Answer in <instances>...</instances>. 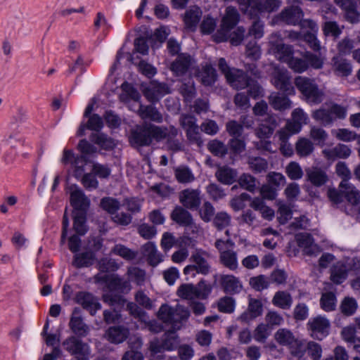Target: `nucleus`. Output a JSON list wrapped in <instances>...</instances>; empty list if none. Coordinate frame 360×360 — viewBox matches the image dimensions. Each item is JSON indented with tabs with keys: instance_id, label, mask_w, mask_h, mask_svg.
I'll return each mask as SVG.
<instances>
[{
	"instance_id": "1",
	"label": "nucleus",
	"mask_w": 360,
	"mask_h": 360,
	"mask_svg": "<svg viewBox=\"0 0 360 360\" xmlns=\"http://www.w3.org/2000/svg\"><path fill=\"white\" fill-rule=\"evenodd\" d=\"M179 130L174 126L169 127L145 123L131 131V142L137 146H148L153 140L160 142L166 140L167 147L173 151L183 150L182 143L176 137Z\"/></svg>"
},
{
	"instance_id": "2",
	"label": "nucleus",
	"mask_w": 360,
	"mask_h": 360,
	"mask_svg": "<svg viewBox=\"0 0 360 360\" xmlns=\"http://www.w3.org/2000/svg\"><path fill=\"white\" fill-rule=\"evenodd\" d=\"M60 162L64 165H70L74 176L81 179L83 186L88 190L96 189L98 182L94 174L86 173L85 166L87 160L83 155H75L73 150L65 148L63 151Z\"/></svg>"
},
{
	"instance_id": "3",
	"label": "nucleus",
	"mask_w": 360,
	"mask_h": 360,
	"mask_svg": "<svg viewBox=\"0 0 360 360\" xmlns=\"http://www.w3.org/2000/svg\"><path fill=\"white\" fill-rule=\"evenodd\" d=\"M158 316L164 323L170 324L174 330H179L182 322L190 316V311L179 304L174 307L165 304L160 307Z\"/></svg>"
},
{
	"instance_id": "4",
	"label": "nucleus",
	"mask_w": 360,
	"mask_h": 360,
	"mask_svg": "<svg viewBox=\"0 0 360 360\" xmlns=\"http://www.w3.org/2000/svg\"><path fill=\"white\" fill-rule=\"evenodd\" d=\"M240 11L250 18L257 16L259 13L276 11L281 6L280 0H237Z\"/></svg>"
},
{
	"instance_id": "5",
	"label": "nucleus",
	"mask_w": 360,
	"mask_h": 360,
	"mask_svg": "<svg viewBox=\"0 0 360 360\" xmlns=\"http://www.w3.org/2000/svg\"><path fill=\"white\" fill-rule=\"evenodd\" d=\"M214 246L219 252L220 263L231 271L237 269L238 262L234 242L230 239H217Z\"/></svg>"
},
{
	"instance_id": "6",
	"label": "nucleus",
	"mask_w": 360,
	"mask_h": 360,
	"mask_svg": "<svg viewBox=\"0 0 360 360\" xmlns=\"http://www.w3.org/2000/svg\"><path fill=\"white\" fill-rule=\"evenodd\" d=\"M295 84L301 91L307 103H320L323 101V93L312 79L298 76L295 79Z\"/></svg>"
},
{
	"instance_id": "7",
	"label": "nucleus",
	"mask_w": 360,
	"mask_h": 360,
	"mask_svg": "<svg viewBox=\"0 0 360 360\" xmlns=\"http://www.w3.org/2000/svg\"><path fill=\"white\" fill-rule=\"evenodd\" d=\"M209 258L210 255L207 252L196 250L190 257L192 264L187 265L184 269V274L191 277H195L196 274H208L211 269Z\"/></svg>"
},
{
	"instance_id": "8",
	"label": "nucleus",
	"mask_w": 360,
	"mask_h": 360,
	"mask_svg": "<svg viewBox=\"0 0 360 360\" xmlns=\"http://www.w3.org/2000/svg\"><path fill=\"white\" fill-rule=\"evenodd\" d=\"M269 51L282 63H288L294 53L291 45L285 44L279 32L272 33L269 38Z\"/></svg>"
},
{
	"instance_id": "9",
	"label": "nucleus",
	"mask_w": 360,
	"mask_h": 360,
	"mask_svg": "<svg viewBox=\"0 0 360 360\" xmlns=\"http://www.w3.org/2000/svg\"><path fill=\"white\" fill-rule=\"evenodd\" d=\"M238 20L239 14L236 8L232 6L227 7L222 18L221 27L214 35V41L218 43L226 41L229 31L238 23Z\"/></svg>"
},
{
	"instance_id": "10",
	"label": "nucleus",
	"mask_w": 360,
	"mask_h": 360,
	"mask_svg": "<svg viewBox=\"0 0 360 360\" xmlns=\"http://www.w3.org/2000/svg\"><path fill=\"white\" fill-rule=\"evenodd\" d=\"M307 325L311 336L314 339L321 340L329 334L330 322L324 316L310 319Z\"/></svg>"
},
{
	"instance_id": "11",
	"label": "nucleus",
	"mask_w": 360,
	"mask_h": 360,
	"mask_svg": "<svg viewBox=\"0 0 360 360\" xmlns=\"http://www.w3.org/2000/svg\"><path fill=\"white\" fill-rule=\"evenodd\" d=\"M272 83L276 89L288 95L295 94V89L291 83V76L286 69L275 68L272 74Z\"/></svg>"
},
{
	"instance_id": "12",
	"label": "nucleus",
	"mask_w": 360,
	"mask_h": 360,
	"mask_svg": "<svg viewBox=\"0 0 360 360\" xmlns=\"http://www.w3.org/2000/svg\"><path fill=\"white\" fill-rule=\"evenodd\" d=\"M65 349L72 355L79 357L86 356L89 355V345L75 336H70L63 342Z\"/></svg>"
},
{
	"instance_id": "13",
	"label": "nucleus",
	"mask_w": 360,
	"mask_h": 360,
	"mask_svg": "<svg viewBox=\"0 0 360 360\" xmlns=\"http://www.w3.org/2000/svg\"><path fill=\"white\" fill-rule=\"evenodd\" d=\"M195 66L196 62L193 57L187 53H181L171 64V70L176 76H181L195 69Z\"/></svg>"
},
{
	"instance_id": "14",
	"label": "nucleus",
	"mask_w": 360,
	"mask_h": 360,
	"mask_svg": "<svg viewBox=\"0 0 360 360\" xmlns=\"http://www.w3.org/2000/svg\"><path fill=\"white\" fill-rule=\"evenodd\" d=\"M299 248L302 250L303 254L308 256H316L320 252V248L314 243V238L309 233H299L295 236Z\"/></svg>"
},
{
	"instance_id": "15",
	"label": "nucleus",
	"mask_w": 360,
	"mask_h": 360,
	"mask_svg": "<svg viewBox=\"0 0 360 360\" xmlns=\"http://www.w3.org/2000/svg\"><path fill=\"white\" fill-rule=\"evenodd\" d=\"M75 302L82 305V307L89 311L91 315L94 316L98 310L101 308L98 299L91 293L88 292H79L75 296Z\"/></svg>"
},
{
	"instance_id": "16",
	"label": "nucleus",
	"mask_w": 360,
	"mask_h": 360,
	"mask_svg": "<svg viewBox=\"0 0 360 360\" xmlns=\"http://www.w3.org/2000/svg\"><path fill=\"white\" fill-rule=\"evenodd\" d=\"M69 326L73 333L78 337H86L89 334V327L84 322L79 307L73 309Z\"/></svg>"
},
{
	"instance_id": "17",
	"label": "nucleus",
	"mask_w": 360,
	"mask_h": 360,
	"mask_svg": "<svg viewBox=\"0 0 360 360\" xmlns=\"http://www.w3.org/2000/svg\"><path fill=\"white\" fill-rule=\"evenodd\" d=\"M143 91V95L149 101L156 102L169 93V87L165 83L153 81L144 88Z\"/></svg>"
},
{
	"instance_id": "18",
	"label": "nucleus",
	"mask_w": 360,
	"mask_h": 360,
	"mask_svg": "<svg viewBox=\"0 0 360 360\" xmlns=\"http://www.w3.org/2000/svg\"><path fill=\"white\" fill-rule=\"evenodd\" d=\"M179 200L185 207L197 210L201 202L200 192L198 189H185L180 193Z\"/></svg>"
},
{
	"instance_id": "19",
	"label": "nucleus",
	"mask_w": 360,
	"mask_h": 360,
	"mask_svg": "<svg viewBox=\"0 0 360 360\" xmlns=\"http://www.w3.org/2000/svg\"><path fill=\"white\" fill-rule=\"evenodd\" d=\"M230 85L236 89H243L250 85V78L241 70L233 69L226 78Z\"/></svg>"
},
{
	"instance_id": "20",
	"label": "nucleus",
	"mask_w": 360,
	"mask_h": 360,
	"mask_svg": "<svg viewBox=\"0 0 360 360\" xmlns=\"http://www.w3.org/2000/svg\"><path fill=\"white\" fill-rule=\"evenodd\" d=\"M303 17V12L298 6H290L285 8L278 15V19L288 24L295 25L301 22Z\"/></svg>"
},
{
	"instance_id": "21",
	"label": "nucleus",
	"mask_w": 360,
	"mask_h": 360,
	"mask_svg": "<svg viewBox=\"0 0 360 360\" xmlns=\"http://www.w3.org/2000/svg\"><path fill=\"white\" fill-rule=\"evenodd\" d=\"M334 2L345 12L347 21L357 23L360 20V13L356 11V4L354 0H334Z\"/></svg>"
},
{
	"instance_id": "22",
	"label": "nucleus",
	"mask_w": 360,
	"mask_h": 360,
	"mask_svg": "<svg viewBox=\"0 0 360 360\" xmlns=\"http://www.w3.org/2000/svg\"><path fill=\"white\" fill-rule=\"evenodd\" d=\"M220 283L224 291L229 294H238L243 289L241 281L233 275H221Z\"/></svg>"
},
{
	"instance_id": "23",
	"label": "nucleus",
	"mask_w": 360,
	"mask_h": 360,
	"mask_svg": "<svg viewBox=\"0 0 360 360\" xmlns=\"http://www.w3.org/2000/svg\"><path fill=\"white\" fill-rule=\"evenodd\" d=\"M277 126L276 118L274 115H267L266 119L255 129L256 136L260 139L269 138Z\"/></svg>"
},
{
	"instance_id": "24",
	"label": "nucleus",
	"mask_w": 360,
	"mask_h": 360,
	"mask_svg": "<svg viewBox=\"0 0 360 360\" xmlns=\"http://www.w3.org/2000/svg\"><path fill=\"white\" fill-rule=\"evenodd\" d=\"M322 153L328 160L333 161L337 158H348L351 155L352 150L347 145L338 143L333 148L323 150Z\"/></svg>"
},
{
	"instance_id": "25",
	"label": "nucleus",
	"mask_w": 360,
	"mask_h": 360,
	"mask_svg": "<svg viewBox=\"0 0 360 360\" xmlns=\"http://www.w3.org/2000/svg\"><path fill=\"white\" fill-rule=\"evenodd\" d=\"M70 202L74 207V211L82 210L86 212L89 205V200L83 191L77 186L71 188Z\"/></svg>"
},
{
	"instance_id": "26",
	"label": "nucleus",
	"mask_w": 360,
	"mask_h": 360,
	"mask_svg": "<svg viewBox=\"0 0 360 360\" xmlns=\"http://www.w3.org/2000/svg\"><path fill=\"white\" fill-rule=\"evenodd\" d=\"M341 193L346 198L348 202L352 205L360 204V191L349 181H342L340 184Z\"/></svg>"
},
{
	"instance_id": "27",
	"label": "nucleus",
	"mask_w": 360,
	"mask_h": 360,
	"mask_svg": "<svg viewBox=\"0 0 360 360\" xmlns=\"http://www.w3.org/2000/svg\"><path fill=\"white\" fill-rule=\"evenodd\" d=\"M237 171L229 166L224 165L217 167L215 172L217 179L224 185H231L237 178Z\"/></svg>"
},
{
	"instance_id": "28",
	"label": "nucleus",
	"mask_w": 360,
	"mask_h": 360,
	"mask_svg": "<svg viewBox=\"0 0 360 360\" xmlns=\"http://www.w3.org/2000/svg\"><path fill=\"white\" fill-rule=\"evenodd\" d=\"M195 74L205 86H212L214 84L217 77L215 69L210 65H205L201 70H195Z\"/></svg>"
},
{
	"instance_id": "29",
	"label": "nucleus",
	"mask_w": 360,
	"mask_h": 360,
	"mask_svg": "<svg viewBox=\"0 0 360 360\" xmlns=\"http://www.w3.org/2000/svg\"><path fill=\"white\" fill-rule=\"evenodd\" d=\"M306 176L307 179L316 187L323 186L328 180L326 172L318 167L306 169Z\"/></svg>"
},
{
	"instance_id": "30",
	"label": "nucleus",
	"mask_w": 360,
	"mask_h": 360,
	"mask_svg": "<svg viewBox=\"0 0 360 360\" xmlns=\"http://www.w3.org/2000/svg\"><path fill=\"white\" fill-rule=\"evenodd\" d=\"M332 66L335 73L338 76L347 77L352 73V67L347 59L340 55L332 58Z\"/></svg>"
},
{
	"instance_id": "31",
	"label": "nucleus",
	"mask_w": 360,
	"mask_h": 360,
	"mask_svg": "<svg viewBox=\"0 0 360 360\" xmlns=\"http://www.w3.org/2000/svg\"><path fill=\"white\" fill-rule=\"evenodd\" d=\"M292 121L287 122V128L292 133H298L303 124H306L308 120L307 115L301 108H296L292 112Z\"/></svg>"
},
{
	"instance_id": "32",
	"label": "nucleus",
	"mask_w": 360,
	"mask_h": 360,
	"mask_svg": "<svg viewBox=\"0 0 360 360\" xmlns=\"http://www.w3.org/2000/svg\"><path fill=\"white\" fill-rule=\"evenodd\" d=\"M262 312V304L256 299H250L248 310L243 312L239 317L242 321L248 322L259 316Z\"/></svg>"
},
{
	"instance_id": "33",
	"label": "nucleus",
	"mask_w": 360,
	"mask_h": 360,
	"mask_svg": "<svg viewBox=\"0 0 360 360\" xmlns=\"http://www.w3.org/2000/svg\"><path fill=\"white\" fill-rule=\"evenodd\" d=\"M202 17V11L198 6H193L188 9L184 17V21L187 28L195 30Z\"/></svg>"
},
{
	"instance_id": "34",
	"label": "nucleus",
	"mask_w": 360,
	"mask_h": 360,
	"mask_svg": "<svg viewBox=\"0 0 360 360\" xmlns=\"http://www.w3.org/2000/svg\"><path fill=\"white\" fill-rule=\"evenodd\" d=\"M172 219L182 226H189L193 224L191 213L181 207H176L171 214Z\"/></svg>"
},
{
	"instance_id": "35",
	"label": "nucleus",
	"mask_w": 360,
	"mask_h": 360,
	"mask_svg": "<svg viewBox=\"0 0 360 360\" xmlns=\"http://www.w3.org/2000/svg\"><path fill=\"white\" fill-rule=\"evenodd\" d=\"M138 113L143 120H150L158 123H160L163 120L162 115L153 105L140 104Z\"/></svg>"
},
{
	"instance_id": "36",
	"label": "nucleus",
	"mask_w": 360,
	"mask_h": 360,
	"mask_svg": "<svg viewBox=\"0 0 360 360\" xmlns=\"http://www.w3.org/2000/svg\"><path fill=\"white\" fill-rule=\"evenodd\" d=\"M129 335V330L122 326H112L108 328L105 333L107 339L112 343H121Z\"/></svg>"
},
{
	"instance_id": "37",
	"label": "nucleus",
	"mask_w": 360,
	"mask_h": 360,
	"mask_svg": "<svg viewBox=\"0 0 360 360\" xmlns=\"http://www.w3.org/2000/svg\"><path fill=\"white\" fill-rule=\"evenodd\" d=\"M143 250L150 265L156 266L158 264L162 262V256L160 252H158L154 243L150 242L147 243L143 245Z\"/></svg>"
},
{
	"instance_id": "38",
	"label": "nucleus",
	"mask_w": 360,
	"mask_h": 360,
	"mask_svg": "<svg viewBox=\"0 0 360 360\" xmlns=\"http://www.w3.org/2000/svg\"><path fill=\"white\" fill-rule=\"evenodd\" d=\"M122 92L119 96L120 101L129 103L130 101H139L141 96L139 91L131 84L125 82L121 85Z\"/></svg>"
},
{
	"instance_id": "39",
	"label": "nucleus",
	"mask_w": 360,
	"mask_h": 360,
	"mask_svg": "<svg viewBox=\"0 0 360 360\" xmlns=\"http://www.w3.org/2000/svg\"><path fill=\"white\" fill-rule=\"evenodd\" d=\"M272 304L282 309H288L292 304V298L290 294L286 291H278L275 293Z\"/></svg>"
},
{
	"instance_id": "40",
	"label": "nucleus",
	"mask_w": 360,
	"mask_h": 360,
	"mask_svg": "<svg viewBox=\"0 0 360 360\" xmlns=\"http://www.w3.org/2000/svg\"><path fill=\"white\" fill-rule=\"evenodd\" d=\"M269 101L270 105L277 110H284L290 108L291 102L290 99L283 95L278 93H272L269 97Z\"/></svg>"
},
{
	"instance_id": "41",
	"label": "nucleus",
	"mask_w": 360,
	"mask_h": 360,
	"mask_svg": "<svg viewBox=\"0 0 360 360\" xmlns=\"http://www.w3.org/2000/svg\"><path fill=\"white\" fill-rule=\"evenodd\" d=\"M348 269L342 262L336 263L331 269L330 279L336 283H342L347 277Z\"/></svg>"
},
{
	"instance_id": "42",
	"label": "nucleus",
	"mask_w": 360,
	"mask_h": 360,
	"mask_svg": "<svg viewBox=\"0 0 360 360\" xmlns=\"http://www.w3.org/2000/svg\"><path fill=\"white\" fill-rule=\"evenodd\" d=\"M91 141L104 150H110L115 147V141L103 133H93L90 136Z\"/></svg>"
},
{
	"instance_id": "43",
	"label": "nucleus",
	"mask_w": 360,
	"mask_h": 360,
	"mask_svg": "<svg viewBox=\"0 0 360 360\" xmlns=\"http://www.w3.org/2000/svg\"><path fill=\"white\" fill-rule=\"evenodd\" d=\"M174 174L177 181L181 184H188L195 179L193 172L186 165H180L175 168Z\"/></svg>"
},
{
	"instance_id": "44",
	"label": "nucleus",
	"mask_w": 360,
	"mask_h": 360,
	"mask_svg": "<svg viewBox=\"0 0 360 360\" xmlns=\"http://www.w3.org/2000/svg\"><path fill=\"white\" fill-rule=\"evenodd\" d=\"M74 229L80 236L86 232V212L82 210L73 211Z\"/></svg>"
},
{
	"instance_id": "45",
	"label": "nucleus",
	"mask_w": 360,
	"mask_h": 360,
	"mask_svg": "<svg viewBox=\"0 0 360 360\" xmlns=\"http://www.w3.org/2000/svg\"><path fill=\"white\" fill-rule=\"evenodd\" d=\"M94 261V254L91 252H85L75 254L72 264L77 268H83L92 265Z\"/></svg>"
},
{
	"instance_id": "46",
	"label": "nucleus",
	"mask_w": 360,
	"mask_h": 360,
	"mask_svg": "<svg viewBox=\"0 0 360 360\" xmlns=\"http://www.w3.org/2000/svg\"><path fill=\"white\" fill-rule=\"evenodd\" d=\"M274 338L280 345L287 347L293 344L296 340L293 334L285 328L278 330L274 335Z\"/></svg>"
},
{
	"instance_id": "47",
	"label": "nucleus",
	"mask_w": 360,
	"mask_h": 360,
	"mask_svg": "<svg viewBox=\"0 0 360 360\" xmlns=\"http://www.w3.org/2000/svg\"><path fill=\"white\" fill-rule=\"evenodd\" d=\"M312 117L323 126L330 125L333 122L328 105H325L315 110L313 112Z\"/></svg>"
},
{
	"instance_id": "48",
	"label": "nucleus",
	"mask_w": 360,
	"mask_h": 360,
	"mask_svg": "<svg viewBox=\"0 0 360 360\" xmlns=\"http://www.w3.org/2000/svg\"><path fill=\"white\" fill-rule=\"evenodd\" d=\"M337 298L334 293L329 292L323 293L320 300L321 308L325 311H332L335 309Z\"/></svg>"
},
{
	"instance_id": "49",
	"label": "nucleus",
	"mask_w": 360,
	"mask_h": 360,
	"mask_svg": "<svg viewBox=\"0 0 360 360\" xmlns=\"http://www.w3.org/2000/svg\"><path fill=\"white\" fill-rule=\"evenodd\" d=\"M295 150L300 156L306 157L312 153L314 146L310 140L306 138H301L296 143Z\"/></svg>"
},
{
	"instance_id": "50",
	"label": "nucleus",
	"mask_w": 360,
	"mask_h": 360,
	"mask_svg": "<svg viewBox=\"0 0 360 360\" xmlns=\"http://www.w3.org/2000/svg\"><path fill=\"white\" fill-rule=\"evenodd\" d=\"M177 295L184 300H193L197 299L195 285L185 283L181 285L176 292Z\"/></svg>"
},
{
	"instance_id": "51",
	"label": "nucleus",
	"mask_w": 360,
	"mask_h": 360,
	"mask_svg": "<svg viewBox=\"0 0 360 360\" xmlns=\"http://www.w3.org/2000/svg\"><path fill=\"white\" fill-rule=\"evenodd\" d=\"M332 134L338 140L345 142H350L356 140L359 136L354 131L345 128L333 129L332 130Z\"/></svg>"
},
{
	"instance_id": "52",
	"label": "nucleus",
	"mask_w": 360,
	"mask_h": 360,
	"mask_svg": "<svg viewBox=\"0 0 360 360\" xmlns=\"http://www.w3.org/2000/svg\"><path fill=\"white\" fill-rule=\"evenodd\" d=\"M358 304L356 300L353 297H346L342 301L340 309L341 312L345 316L353 315L356 309Z\"/></svg>"
},
{
	"instance_id": "53",
	"label": "nucleus",
	"mask_w": 360,
	"mask_h": 360,
	"mask_svg": "<svg viewBox=\"0 0 360 360\" xmlns=\"http://www.w3.org/2000/svg\"><path fill=\"white\" fill-rule=\"evenodd\" d=\"M112 252L120 256L126 260H132L137 256V252L133 251L122 244L115 245L112 249Z\"/></svg>"
},
{
	"instance_id": "54",
	"label": "nucleus",
	"mask_w": 360,
	"mask_h": 360,
	"mask_svg": "<svg viewBox=\"0 0 360 360\" xmlns=\"http://www.w3.org/2000/svg\"><path fill=\"white\" fill-rule=\"evenodd\" d=\"M270 333L271 328L266 323H260L254 330L253 338L258 342H264Z\"/></svg>"
},
{
	"instance_id": "55",
	"label": "nucleus",
	"mask_w": 360,
	"mask_h": 360,
	"mask_svg": "<svg viewBox=\"0 0 360 360\" xmlns=\"http://www.w3.org/2000/svg\"><path fill=\"white\" fill-rule=\"evenodd\" d=\"M240 186L250 192H254L257 188V179L249 174H242L238 179Z\"/></svg>"
},
{
	"instance_id": "56",
	"label": "nucleus",
	"mask_w": 360,
	"mask_h": 360,
	"mask_svg": "<svg viewBox=\"0 0 360 360\" xmlns=\"http://www.w3.org/2000/svg\"><path fill=\"white\" fill-rule=\"evenodd\" d=\"M288 349L290 350V354L298 359V360H307V356H305L306 354V347L304 345L301 343L297 339L295 340V342L290 345H289Z\"/></svg>"
},
{
	"instance_id": "57",
	"label": "nucleus",
	"mask_w": 360,
	"mask_h": 360,
	"mask_svg": "<svg viewBox=\"0 0 360 360\" xmlns=\"http://www.w3.org/2000/svg\"><path fill=\"white\" fill-rule=\"evenodd\" d=\"M127 274L130 281L135 282L137 285H143L146 279V273L143 270L138 267H129Z\"/></svg>"
},
{
	"instance_id": "58",
	"label": "nucleus",
	"mask_w": 360,
	"mask_h": 360,
	"mask_svg": "<svg viewBox=\"0 0 360 360\" xmlns=\"http://www.w3.org/2000/svg\"><path fill=\"white\" fill-rule=\"evenodd\" d=\"M330 112V116L333 118V122L336 120H343L347 116V109L346 107L337 103H331L328 105Z\"/></svg>"
},
{
	"instance_id": "59",
	"label": "nucleus",
	"mask_w": 360,
	"mask_h": 360,
	"mask_svg": "<svg viewBox=\"0 0 360 360\" xmlns=\"http://www.w3.org/2000/svg\"><path fill=\"white\" fill-rule=\"evenodd\" d=\"M288 176L292 180L300 179L303 176V171L297 162H290L285 168Z\"/></svg>"
},
{
	"instance_id": "60",
	"label": "nucleus",
	"mask_w": 360,
	"mask_h": 360,
	"mask_svg": "<svg viewBox=\"0 0 360 360\" xmlns=\"http://www.w3.org/2000/svg\"><path fill=\"white\" fill-rule=\"evenodd\" d=\"M236 305L235 300L229 296L221 298L218 302V309L224 313H232L234 311Z\"/></svg>"
},
{
	"instance_id": "61",
	"label": "nucleus",
	"mask_w": 360,
	"mask_h": 360,
	"mask_svg": "<svg viewBox=\"0 0 360 360\" xmlns=\"http://www.w3.org/2000/svg\"><path fill=\"white\" fill-rule=\"evenodd\" d=\"M248 163L250 169L256 173L266 172L268 167V163L266 160L259 157L250 158L249 159Z\"/></svg>"
},
{
	"instance_id": "62",
	"label": "nucleus",
	"mask_w": 360,
	"mask_h": 360,
	"mask_svg": "<svg viewBox=\"0 0 360 360\" xmlns=\"http://www.w3.org/2000/svg\"><path fill=\"white\" fill-rule=\"evenodd\" d=\"M287 64L290 69L298 73L303 72L308 68V64L304 58V59L294 58L292 56Z\"/></svg>"
},
{
	"instance_id": "63",
	"label": "nucleus",
	"mask_w": 360,
	"mask_h": 360,
	"mask_svg": "<svg viewBox=\"0 0 360 360\" xmlns=\"http://www.w3.org/2000/svg\"><path fill=\"white\" fill-rule=\"evenodd\" d=\"M101 206L112 216L119 210L120 202L112 198H103L101 201Z\"/></svg>"
},
{
	"instance_id": "64",
	"label": "nucleus",
	"mask_w": 360,
	"mask_h": 360,
	"mask_svg": "<svg viewBox=\"0 0 360 360\" xmlns=\"http://www.w3.org/2000/svg\"><path fill=\"white\" fill-rule=\"evenodd\" d=\"M199 214L205 222L210 221L214 214L213 205L210 202H205L199 209Z\"/></svg>"
}]
</instances>
